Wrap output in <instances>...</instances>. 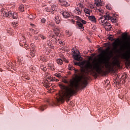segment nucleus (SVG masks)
<instances>
[{
  "label": "nucleus",
  "mask_w": 130,
  "mask_h": 130,
  "mask_svg": "<svg viewBox=\"0 0 130 130\" xmlns=\"http://www.w3.org/2000/svg\"><path fill=\"white\" fill-rule=\"evenodd\" d=\"M110 58H111V55H108L99 60L94 59L91 63L89 60H84L80 62H74V64L80 66L81 72L84 74H88V73L100 74L101 68H103L102 64H104L106 69L109 72L113 70L114 66H117V67L119 66V61H118L117 58L116 57H113L112 62H110Z\"/></svg>",
  "instance_id": "nucleus-1"
},
{
  "label": "nucleus",
  "mask_w": 130,
  "mask_h": 130,
  "mask_svg": "<svg viewBox=\"0 0 130 130\" xmlns=\"http://www.w3.org/2000/svg\"><path fill=\"white\" fill-rule=\"evenodd\" d=\"M69 69L71 71L74 70L76 74L75 78L70 81V86L69 87L63 84L59 85L61 90L59 93V96L57 99V101L62 102L66 98H70L71 95L75 94V91L78 89L79 86L85 88L88 84L87 78L79 76L78 75V70H75V68L69 67Z\"/></svg>",
  "instance_id": "nucleus-2"
},
{
  "label": "nucleus",
  "mask_w": 130,
  "mask_h": 130,
  "mask_svg": "<svg viewBox=\"0 0 130 130\" xmlns=\"http://www.w3.org/2000/svg\"><path fill=\"white\" fill-rule=\"evenodd\" d=\"M109 19H110V16L108 14H107L104 16H101L99 19L100 24H101L103 26H105V28L107 29V31H110V30H111V25L107 21V20Z\"/></svg>",
  "instance_id": "nucleus-3"
},
{
  "label": "nucleus",
  "mask_w": 130,
  "mask_h": 130,
  "mask_svg": "<svg viewBox=\"0 0 130 130\" xmlns=\"http://www.w3.org/2000/svg\"><path fill=\"white\" fill-rule=\"evenodd\" d=\"M121 57L122 59H125L127 62L130 61V47L128 51L121 54Z\"/></svg>",
  "instance_id": "nucleus-4"
},
{
  "label": "nucleus",
  "mask_w": 130,
  "mask_h": 130,
  "mask_svg": "<svg viewBox=\"0 0 130 130\" xmlns=\"http://www.w3.org/2000/svg\"><path fill=\"white\" fill-rule=\"evenodd\" d=\"M51 6L52 9H48L47 12H51V13H53V11H56V10H57V4H52Z\"/></svg>",
  "instance_id": "nucleus-5"
},
{
  "label": "nucleus",
  "mask_w": 130,
  "mask_h": 130,
  "mask_svg": "<svg viewBox=\"0 0 130 130\" xmlns=\"http://www.w3.org/2000/svg\"><path fill=\"white\" fill-rule=\"evenodd\" d=\"M31 48L30 49V55L31 57H34L35 56V52H36V50H35V48L34 46H33V44H31Z\"/></svg>",
  "instance_id": "nucleus-6"
},
{
  "label": "nucleus",
  "mask_w": 130,
  "mask_h": 130,
  "mask_svg": "<svg viewBox=\"0 0 130 130\" xmlns=\"http://www.w3.org/2000/svg\"><path fill=\"white\" fill-rule=\"evenodd\" d=\"M1 12L2 15V16H3V17H9V16L10 15V12L4 9H2L1 10Z\"/></svg>",
  "instance_id": "nucleus-7"
},
{
  "label": "nucleus",
  "mask_w": 130,
  "mask_h": 130,
  "mask_svg": "<svg viewBox=\"0 0 130 130\" xmlns=\"http://www.w3.org/2000/svg\"><path fill=\"white\" fill-rule=\"evenodd\" d=\"M51 26L53 27V31L55 35H58V34L59 33V29L58 28V27L55 26V24H51Z\"/></svg>",
  "instance_id": "nucleus-8"
},
{
  "label": "nucleus",
  "mask_w": 130,
  "mask_h": 130,
  "mask_svg": "<svg viewBox=\"0 0 130 130\" xmlns=\"http://www.w3.org/2000/svg\"><path fill=\"white\" fill-rule=\"evenodd\" d=\"M59 3L61 6H65V7L70 6V4L64 0H59Z\"/></svg>",
  "instance_id": "nucleus-9"
},
{
  "label": "nucleus",
  "mask_w": 130,
  "mask_h": 130,
  "mask_svg": "<svg viewBox=\"0 0 130 130\" xmlns=\"http://www.w3.org/2000/svg\"><path fill=\"white\" fill-rule=\"evenodd\" d=\"M73 57L75 60H78V61H81L83 59V58H82L80 54L73 55Z\"/></svg>",
  "instance_id": "nucleus-10"
},
{
  "label": "nucleus",
  "mask_w": 130,
  "mask_h": 130,
  "mask_svg": "<svg viewBox=\"0 0 130 130\" xmlns=\"http://www.w3.org/2000/svg\"><path fill=\"white\" fill-rule=\"evenodd\" d=\"M119 42H120V41L119 40H116L113 44V47L114 49H116L117 48V46L119 45Z\"/></svg>",
  "instance_id": "nucleus-11"
},
{
  "label": "nucleus",
  "mask_w": 130,
  "mask_h": 130,
  "mask_svg": "<svg viewBox=\"0 0 130 130\" xmlns=\"http://www.w3.org/2000/svg\"><path fill=\"white\" fill-rule=\"evenodd\" d=\"M84 12L85 13L86 16L87 17H89V16H90V14H91V13H92V10H91L89 8H85L84 9Z\"/></svg>",
  "instance_id": "nucleus-12"
},
{
  "label": "nucleus",
  "mask_w": 130,
  "mask_h": 130,
  "mask_svg": "<svg viewBox=\"0 0 130 130\" xmlns=\"http://www.w3.org/2000/svg\"><path fill=\"white\" fill-rule=\"evenodd\" d=\"M88 19L90 20L91 22H92V23H96V22H97L96 17H95V16L93 15L89 16Z\"/></svg>",
  "instance_id": "nucleus-13"
},
{
  "label": "nucleus",
  "mask_w": 130,
  "mask_h": 130,
  "mask_svg": "<svg viewBox=\"0 0 130 130\" xmlns=\"http://www.w3.org/2000/svg\"><path fill=\"white\" fill-rule=\"evenodd\" d=\"M10 15H11L13 19H18V15L17 13H15L13 11H10Z\"/></svg>",
  "instance_id": "nucleus-14"
},
{
  "label": "nucleus",
  "mask_w": 130,
  "mask_h": 130,
  "mask_svg": "<svg viewBox=\"0 0 130 130\" xmlns=\"http://www.w3.org/2000/svg\"><path fill=\"white\" fill-rule=\"evenodd\" d=\"M62 15L64 18H70L71 14L67 11H64L62 13Z\"/></svg>",
  "instance_id": "nucleus-15"
},
{
  "label": "nucleus",
  "mask_w": 130,
  "mask_h": 130,
  "mask_svg": "<svg viewBox=\"0 0 130 130\" xmlns=\"http://www.w3.org/2000/svg\"><path fill=\"white\" fill-rule=\"evenodd\" d=\"M94 5H95L96 7H100V6H102L103 3L101 2V0H96Z\"/></svg>",
  "instance_id": "nucleus-16"
},
{
  "label": "nucleus",
  "mask_w": 130,
  "mask_h": 130,
  "mask_svg": "<svg viewBox=\"0 0 130 130\" xmlns=\"http://www.w3.org/2000/svg\"><path fill=\"white\" fill-rule=\"evenodd\" d=\"M75 14H77V15H81L82 14V10L77 7V8L75 9L74 10Z\"/></svg>",
  "instance_id": "nucleus-17"
},
{
  "label": "nucleus",
  "mask_w": 130,
  "mask_h": 130,
  "mask_svg": "<svg viewBox=\"0 0 130 130\" xmlns=\"http://www.w3.org/2000/svg\"><path fill=\"white\" fill-rule=\"evenodd\" d=\"M48 80L52 81V82H57L58 81V79H55V78L51 76H49Z\"/></svg>",
  "instance_id": "nucleus-18"
},
{
  "label": "nucleus",
  "mask_w": 130,
  "mask_h": 130,
  "mask_svg": "<svg viewBox=\"0 0 130 130\" xmlns=\"http://www.w3.org/2000/svg\"><path fill=\"white\" fill-rule=\"evenodd\" d=\"M55 21L56 22V24H59V23H60V18H59V16H57L55 17Z\"/></svg>",
  "instance_id": "nucleus-19"
},
{
  "label": "nucleus",
  "mask_w": 130,
  "mask_h": 130,
  "mask_svg": "<svg viewBox=\"0 0 130 130\" xmlns=\"http://www.w3.org/2000/svg\"><path fill=\"white\" fill-rule=\"evenodd\" d=\"M44 86L48 89L49 88V84H48V81L47 80H45L43 83Z\"/></svg>",
  "instance_id": "nucleus-20"
},
{
  "label": "nucleus",
  "mask_w": 130,
  "mask_h": 130,
  "mask_svg": "<svg viewBox=\"0 0 130 130\" xmlns=\"http://www.w3.org/2000/svg\"><path fill=\"white\" fill-rule=\"evenodd\" d=\"M18 10L19 11H20V12H24V5H20L19 6V7H18Z\"/></svg>",
  "instance_id": "nucleus-21"
},
{
  "label": "nucleus",
  "mask_w": 130,
  "mask_h": 130,
  "mask_svg": "<svg viewBox=\"0 0 130 130\" xmlns=\"http://www.w3.org/2000/svg\"><path fill=\"white\" fill-rule=\"evenodd\" d=\"M48 66L50 69V70H52V71H53L54 70V66L51 64V63H48Z\"/></svg>",
  "instance_id": "nucleus-22"
},
{
  "label": "nucleus",
  "mask_w": 130,
  "mask_h": 130,
  "mask_svg": "<svg viewBox=\"0 0 130 130\" xmlns=\"http://www.w3.org/2000/svg\"><path fill=\"white\" fill-rule=\"evenodd\" d=\"M54 41H55L56 43H57V42H58L60 44H62V45H63V44H64V43H63V42L60 41V40L59 39H58V40H57L55 38Z\"/></svg>",
  "instance_id": "nucleus-23"
},
{
  "label": "nucleus",
  "mask_w": 130,
  "mask_h": 130,
  "mask_svg": "<svg viewBox=\"0 0 130 130\" xmlns=\"http://www.w3.org/2000/svg\"><path fill=\"white\" fill-rule=\"evenodd\" d=\"M77 25L79 27V29H84V26H83V24L77 22Z\"/></svg>",
  "instance_id": "nucleus-24"
},
{
  "label": "nucleus",
  "mask_w": 130,
  "mask_h": 130,
  "mask_svg": "<svg viewBox=\"0 0 130 130\" xmlns=\"http://www.w3.org/2000/svg\"><path fill=\"white\" fill-rule=\"evenodd\" d=\"M108 20H111L113 23H116V18H113L111 16H110V19Z\"/></svg>",
  "instance_id": "nucleus-25"
},
{
  "label": "nucleus",
  "mask_w": 130,
  "mask_h": 130,
  "mask_svg": "<svg viewBox=\"0 0 130 130\" xmlns=\"http://www.w3.org/2000/svg\"><path fill=\"white\" fill-rule=\"evenodd\" d=\"M35 17L33 16V15H29L28 16V18L29 19V20H31L32 21H33V20L35 19Z\"/></svg>",
  "instance_id": "nucleus-26"
},
{
  "label": "nucleus",
  "mask_w": 130,
  "mask_h": 130,
  "mask_svg": "<svg viewBox=\"0 0 130 130\" xmlns=\"http://www.w3.org/2000/svg\"><path fill=\"white\" fill-rule=\"evenodd\" d=\"M57 63H58V64H62V60H61V59L59 58L57 59Z\"/></svg>",
  "instance_id": "nucleus-27"
},
{
  "label": "nucleus",
  "mask_w": 130,
  "mask_h": 130,
  "mask_svg": "<svg viewBox=\"0 0 130 130\" xmlns=\"http://www.w3.org/2000/svg\"><path fill=\"white\" fill-rule=\"evenodd\" d=\"M40 68L44 72H45V71H46V68L45 67V66H44V65H41Z\"/></svg>",
  "instance_id": "nucleus-28"
},
{
  "label": "nucleus",
  "mask_w": 130,
  "mask_h": 130,
  "mask_svg": "<svg viewBox=\"0 0 130 130\" xmlns=\"http://www.w3.org/2000/svg\"><path fill=\"white\" fill-rule=\"evenodd\" d=\"M12 24L13 27H14L15 28H16V27H17L18 25V22H13L12 23Z\"/></svg>",
  "instance_id": "nucleus-29"
},
{
  "label": "nucleus",
  "mask_w": 130,
  "mask_h": 130,
  "mask_svg": "<svg viewBox=\"0 0 130 130\" xmlns=\"http://www.w3.org/2000/svg\"><path fill=\"white\" fill-rule=\"evenodd\" d=\"M47 44H48V46L49 47H52V46H53L52 45V44H51V42H50V41H47Z\"/></svg>",
  "instance_id": "nucleus-30"
},
{
  "label": "nucleus",
  "mask_w": 130,
  "mask_h": 130,
  "mask_svg": "<svg viewBox=\"0 0 130 130\" xmlns=\"http://www.w3.org/2000/svg\"><path fill=\"white\" fill-rule=\"evenodd\" d=\"M66 33L68 37H70L71 35H72V32H70L69 30H66Z\"/></svg>",
  "instance_id": "nucleus-31"
},
{
  "label": "nucleus",
  "mask_w": 130,
  "mask_h": 130,
  "mask_svg": "<svg viewBox=\"0 0 130 130\" xmlns=\"http://www.w3.org/2000/svg\"><path fill=\"white\" fill-rule=\"evenodd\" d=\"M108 39L109 40H111V41H112V40H114L113 36H110L109 37H108Z\"/></svg>",
  "instance_id": "nucleus-32"
},
{
  "label": "nucleus",
  "mask_w": 130,
  "mask_h": 130,
  "mask_svg": "<svg viewBox=\"0 0 130 130\" xmlns=\"http://www.w3.org/2000/svg\"><path fill=\"white\" fill-rule=\"evenodd\" d=\"M55 77H57V78H60V74L56 73L54 74Z\"/></svg>",
  "instance_id": "nucleus-33"
},
{
  "label": "nucleus",
  "mask_w": 130,
  "mask_h": 130,
  "mask_svg": "<svg viewBox=\"0 0 130 130\" xmlns=\"http://www.w3.org/2000/svg\"><path fill=\"white\" fill-rule=\"evenodd\" d=\"M78 7H79V8H81V9L84 8V5H83V4H81V3H79L78 5Z\"/></svg>",
  "instance_id": "nucleus-34"
},
{
  "label": "nucleus",
  "mask_w": 130,
  "mask_h": 130,
  "mask_svg": "<svg viewBox=\"0 0 130 130\" xmlns=\"http://www.w3.org/2000/svg\"><path fill=\"white\" fill-rule=\"evenodd\" d=\"M41 23H45V22H46V19H45V18H42L41 20Z\"/></svg>",
  "instance_id": "nucleus-35"
},
{
  "label": "nucleus",
  "mask_w": 130,
  "mask_h": 130,
  "mask_svg": "<svg viewBox=\"0 0 130 130\" xmlns=\"http://www.w3.org/2000/svg\"><path fill=\"white\" fill-rule=\"evenodd\" d=\"M40 37L41 38H42L43 40H44V39H46V37H45V36H43V35H40Z\"/></svg>",
  "instance_id": "nucleus-36"
},
{
  "label": "nucleus",
  "mask_w": 130,
  "mask_h": 130,
  "mask_svg": "<svg viewBox=\"0 0 130 130\" xmlns=\"http://www.w3.org/2000/svg\"><path fill=\"white\" fill-rule=\"evenodd\" d=\"M40 59L42 61H45V58L43 57V56H40Z\"/></svg>",
  "instance_id": "nucleus-37"
},
{
  "label": "nucleus",
  "mask_w": 130,
  "mask_h": 130,
  "mask_svg": "<svg viewBox=\"0 0 130 130\" xmlns=\"http://www.w3.org/2000/svg\"><path fill=\"white\" fill-rule=\"evenodd\" d=\"M89 8H90V9H93L94 8V4H90L89 5Z\"/></svg>",
  "instance_id": "nucleus-38"
},
{
  "label": "nucleus",
  "mask_w": 130,
  "mask_h": 130,
  "mask_svg": "<svg viewBox=\"0 0 130 130\" xmlns=\"http://www.w3.org/2000/svg\"><path fill=\"white\" fill-rule=\"evenodd\" d=\"M98 11H99V12H100V13H101V14H103V13H104V11H103V10H102V9H98Z\"/></svg>",
  "instance_id": "nucleus-39"
},
{
  "label": "nucleus",
  "mask_w": 130,
  "mask_h": 130,
  "mask_svg": "<svg viewBox=\"0 0 130 130\" xmlns=\"http://www.w3.org/2000/svg\"><path fill=\"white\" fill-rule=\"evenodd\" d=\"M106 9H108V10H111V8L109 7V5H107L106 6Z\"/></svg>",
  "instance_id": "nucleus-40"
},
{
  "label": "nucleus",
  "mask_w": 130,
  "mask_h": 130,
  "mask_svg": "<svg viewBox=\"0 0 130 130\" xmlns=\"http://www.w3.org/2000/svg\"><path fill=\"white\" fill-rule=\"evenodd\" d=\"M63 60L65 62H69V60H68V59H67L66 58H63Z\"/></svg>",
  "instance_id": "nucleus-41"
},
{
  "label": "nucleus",
  "mask_w": 130,
  "mask_h": 130,
  "mask_svg": "<svg viewBox=\"0 0 130 130\" xmlns=\"http://www.w3.org/2000/svg\"><path fill=\"white\" fill-rule=\"evenodd\" d=\"M125 48V45L123 44L121 46V48H122V49H124Z\"/></svg>",
  "instance_id": "nucleus-42"
},
{
  "label": "nucleus",
  "mask_w": 130,
  "mask_h": 130,
  "mask_svg": "<svg viewBox=\"0 0 130 130\" xmlns=\"http://www.w3.org/2000/svg\"><path fill=\"white\" fill-rule=\"evenodd\" d=\"M81 22H82V23L83 24H86V23H87V22H86V21H85V20H82L81 21Z\"/></svg>",
  "instance_id": "nucleus-43"
},
{
  "label": "nucleus",
  "mask_w": 130,
  "mask_h": 130,
  "mask_svg": "<svg viewBox=\"0 0 130 130\" xmlns=\"http://www.w3.org/2000/svg\"><path fill=\"white\" fill-rule=\"evenodd\" d=\"M25 47L27 48V49H29V47L28 46V45H27V44H25Z\"/></svg>",
  "instance_id": "nucleus-44"
},
{
  "label": "nucleus",
  "mask_w": 130,
  "mask_h": 130,
  "mask_svg": "<svg viewBox=\"0 0 130 130\" xmlns=\"http://www.w3.org/2000/svg\"><path fill=\"white\" fill-rule=\"evenodd\" d=\"M30 26H31L32 27H35V25H34L33 23H31Z\"/></svg>",
  "instance_id": "nucleus-45"
},
{
  "label": "nucleus",
  "mask_w": 130,
  "mask_h": 130,
  "mask_svg": "<svg viewBox=\"0 0 130 130\" xmlns=\"http://www.w3.org/2000/svg\"><path fill=\"white\" fill-rule=\"evenodd\" d=\"M126 44L127 45H128V46H130V44L128 43V42H126Z\"/></svg>",
  "instance_id": "nucleus-46"
},
{
  "label": "nucleus",
  "mask_w": 130,
  "mask_h": 130,
  "mask_svg": "<svg viewBox=\"0 0 130 130\" xmlns=\"http://www.w3.org/2000/svg\"><path fill=\"white\" fill-rule=\"evenodd\" d=\"M41 110H42V111H43V110H44V109L43 108V107H41Z\"/></svg>",
  "instance_id": "nucleus-47"
},
{
  "label": "nucleus",
  "mask_w": 130,
  "mask_h": 130,
  "mask_svg": "<svg viewBox=\"0 0 130 130\" xmlns=\"http://www.w3.org/2000/svg\"><path fill=\"white\" fill-rule=\"evenodd\" d=\"M64 83H68V81L67 80H63Z\"/></svg>",
  "instance_id": "nucleus-48"
},
{
  "label": "nucleus",
  "mask_w": 130,
  "mask_h": 130,
  "mask_svg": "<svg viewBox=\"0 0 130 130\" xmlns=\"http://www.w3.org/2000/svg\"><path fill=\"white\" fill-rule=\"evenodd\" d=\"M109 49V48H108L107 49V50H108Z\"/></svg>",
  "instance_id": "nucleus-49"
},
{
  "label": "nucleus",
  "mask_w": 130,
  "mask_h": 130,
  "mask_svg": "<svg viewBox=\"0 0 130 130\" xmlns=\"http://www.w3.org/2000/svg\"><path fill=\"white\" fill-rule=\"evenodd\" d=\"M73 52H74V53H76V51H75Z\"/></svg>",
  "instance_id": "nucleus-50"
},
{
  "label": "nucleus",
  "mask_w": 130,
  "mask_h": 130,
  "mask_svg": "<svg viewBox=\"0 0 130 130\" xmlns=\"http://www.w3.org/2000/svg\"><path fill=\"white\" fill-rule=\"evenodd\" d=\"M72 22H74V20H72Z\"/></svg>",
  "instance_id": "nucleus-51"
}]
</instances>
